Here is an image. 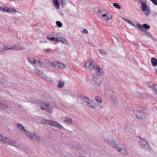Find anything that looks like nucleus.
Here are the masks:
<instances>
[{
    "label": "nucleus",
    "instance_id": "f257e3e1",
    "mask_svg": "<svg viewBox=\"0 0 157 157\" xmlns=\"http://www.w3.org/2000/svg\"><path fill=\"white\" fill-rule=\"evenodd\" d=\"M102 138L104 140L106 141L109 145L114 148L115 150L118 152H120L124 155H128V151L127 149L123 147L122 144L115 140L111 139L106 133H104L103 135Z\"/></svg>",
    "mask_w": 157,
    "mask_h": 157
},
{
    "label": "nucleus",
    "instance_id": "f03ea898",
    "mask_svg": "<svg viewBox=\"0 0 157 157\" xmlns=\"http://www.w3.org/2000/svg\"><path fill=\"white\" fill-rule=\"evenodd\" d=\"M40 104L41 109L42 110H45L49 113L53 112V108L56 105L55 103L52 102H49L48 103L45 101L40 102Z\"/></svg>",
    "mask_w": 157,
    "mask_h": 157
},
{
    "label": "nucleus",
    "instance_id": "7ed1b4c3",
    "mask_svg": "<svg viewBox=\"0 0 157 157\" xmlns=\"http://www.w3.org/2000/svg\"><path fill=\"white\" fill-rule=\"evenodd\" d=\"M79 98L82 101L86 102V104L89 107H91L94 109H95L97 107L96 105H95V104H96L94 103L93 101L89 100L88 98L83 96H79Z\"/></svg>",
    "mask_w": 157,
    "mask_h": 157
},
{
    "label": "nucleus",
    "instance_id": "20e7f679",
    "mask_svg": "<svg viewBox=\"0 0 157 157\" xmlns=\"http://www.w3.org/2000/svg\"><path fill=\"white\" fill-rule=\"evenodd\" d=\"M44 121L48 122V124L51 125L54 127L58 128L61 129L63 128V127L60 124L55 121L47 119H45Z\"/></svg>",
    "mask_w": 157,
    "mask_h": 157
},
{
    "label": "nucleus",
    "instance_id": "39448f33",
    "mask_svg": "<svg viewBox=\"0 0 157 157\" xmlns=\"http://www.w3.org/2000/svg\"><path fill=\"white\" fill-rule=\"evenodd\" d=\"M26 136L37 141H40L41 139V137L40 136L37 135L36 133H31L29 132H27Z\"/></svg>",
    "mask_w": 157,
    "mask_h": 157
},
{
    "label": "nucleus",
    "instance_id": "423d86ee",
    "mask_svg": "<svg viewBox=\"0 0 157 157\" xmlns=\"http://www.w3.org/2000/svg\"><path fill=\"white\" fill-rule=\"evenodd\" d=\"M140 144L141 146L144 149H148L150 148V146L148 142L145 140L140 139Z\"/></svg>",
    "mask_w": 157,
    "mask_h": 157
},
{
    "label": "nucleus",
    "instance_id": "0eeeda50",
    "mask_svg": "<svg viewBox=\"0 0 157 157\" xmlns=\"http://www.w3.org/2000/svg\"><path fill=\"white\" fill-rule=\"evenodd\" d=\"M95 62L94 61L91 60L90 61H87L85 63V66L86 67L88 70H91L94 69V68Z\"/></svg>",
    "mask_w": 157,
    "mask_h": 157
},
{
    "label": "nucleus",
    "instance_id": "6e6552de",
    "mask_svg": "<svg viewBox=\"0 0 157 157\" xmlns=\"http://www.w3.org/2000/svg\"><path fill=\"white\" fill-rule=\"evenodd\" d=\"M136 117L139 119H143L146 118V116L144 112L141 110H138L136 113Z\"/></svg>",
    "mask_w": 157,
    "mask_h": 157
},
{
    "label": "nucleus",
    "instance_id": "1a4fd4ad",
    "mask_svg": "<svg viewBox=\"0 0 157 157\" xmlns=\"http://www.w3.org/2000/svg\"><path fill=\"white\" fill-rule=\"evenodd\" d=\"M16 127L18 129H19L20 131L23 132L26 136V133L27 132L29 131L26 130L24 126L22 124L19 123H17L16 125Z\"/></svg>",
    "mask_w": 157,
    "mask_h": 157
},
{
    "label": "nucleus",
    "instance_id": "9d476101",
    "mask_svg": "<svg viewBox=\"0 0 157 157\" xmlns=\"http://www.w3.org/2000/svg\"><path fill=\"white\" fill-rule=\"evenodd\" d=\"M10 141L9 139L5 136H3L0 134V141L8 145V141Z\"/></svg>",
    "mask_w": 157,
    "mask_h": 157
},
{
    "label": "nucleus",
    "instance_id": "9b49d317",
    "mask_svg": "<svg viewBox=\"0 0 157 157\" xmlns=\"http://www.w3.org/2000/svg\"><path fill=\"white\" fill-rule=\"evenodd\" d=\"M8 108V105L5 102L0 101V109L3 111L6 110Z\"/></svg>",
    "mask_w": 157,
    "mask_h": 157
},
{
    "label": "nucleus",
    "instance_id": "f8f14e48",
    "mask_svg": "<svg viewBox=\"0 0 157 157\" xmlns=\"http://www.w3.org/2000/svg\"><path fill=\"white\" fill-rule=\"evenodd\" d=\"M35 72L36 75L39 76H41L42 78H43L44 77V75H43V72L41 70H40L38 69H36L35 71Z\"/></svg>",
    "mask_w": 157,
    "mask_h": 157
},
{
    "label": "nucleus",
    "instance_id": "ddd939ff",
    "mask_svg": "<svg viewBox=\"0 0 157 157\" xmlns=\"http://www.w3.org/2000/svg\"><path fill=\"white\" fill-rule=\"evenodd\" d=\"M94 70L98 75L100 76L102 74V71H101L100 68L98 66L95 67Z\"/></svg>",
    "mask_w": 157,
    "mask_h": 157
},
{
    "label": "nucleus",
    "instance_id": "4468645a",
    "mask_svg": "<svg viewBox=\"0 0 157 157\" xmlns=\"http://www.w3.org/2000/svg\"><path fill=\"white\" fill-rule=\"evenodd\" d=\"M72 119L69 117L66 118L64 121V123L66 124L71 125L72 122Z\"/></svg>",
    "mask_w": 157,
    "mask_h": 157
},
{
    "label": "nucleus",
    "instance_id": "2eb2a0df",
    "mask_svg": "<svg viewBox=\"0 0 157 157\" xmlns=\"http://www.w3.org/2000/svg\"><path fill=\"white\" fill-rule=\"evenodd\" d=\"M6 12L14 14V13L17 12V11L13 8H9L7 7V9H6Z\"/></svg>",
    "mask_w": 157,
    "mask_h": 157
},
{
    "label": "nucleus",
    "instance_id": "dca6fc26",
    "mask_svg": "<svg viewBox=\"0 0 157 157\" xmlns=\"http://www.w3.org/2000/svg\"><path fill=\"white\" fill-rule=\"evenodd\" d=\"M142 10L144 12H145L146 10L148 9L147 6L145 3H142L141 6Z\"/></svg>",
    "mask_w": 157,
    "mask_h": 157
},
{
    "label": "nucleus",
    "instance_id": "f3484780",
    "mask_svg": "<svg viewBox=\"0 0 157 157\" xmlns=\"http://www.w3.org/2000/svg\"><path fill=\"white\" fill-rule=\"evenodd\" d=\"M53 2L56 8L59 9V3L58 0H53Z\"/></svg>",
    "mask_w": 157,
    "mask_h": 157
},
{
    "label": "nucleus",
    "instance_id": "a211bd4d",
    "mask_svg": "<svg viewBox=\"0 0 157 157\" xmlns=\"http://www.w3.org/2000/svg\"><path fill=\"white\" fill-rule=\"evenodd\" d=\"M151 62L153 66L155 67L157 66V60L156 59L152 58L151 60Z\"/></svg>",
    "mask_w": 157,
    "mask_h": 157
},
{
    "label": "nucleus",
    "instance_id": "6ab92c4d",
    "mask_svg": "<svg viewBox=\"0 0 157 157\" xmlns=\"http://www.w3.org/2000/svg\"><path fill=\"white\" fill-rule=\"evenodd\" d=\"M58 82L59 84L58 85V87L60 88H62L64 84V82L63 81L60 80Z\"/></svg>",
    "mask_w": 157,
    "mask_h": 157
},
{
    "label": "nucleus",
    "instance_id": "aec40b11",
    "mask_svg": "<svg viewBox=\"0 0 157 157\" xmlns=\"http://www.w3.org/2000/svg\"><path fill=\"white\" fill-rule=\"evenodd\" d=\"M99 51L101 53V54L102 56H104L105 57H106L107 54L106 53L105 51L103 49H101L99 50Z\"/></svg>",
    "mask_w": 157,
    "mask_h": 157
},
{
    "label": "nucleus",
    "instance_id": "412c9836",
    "mask_svg": "<svg viewBox=\"0 0 157 157\" xmlns=\"http://www.w3.org/2000/svg\"><path fill=\"white\" fill-rule=\"evenodd\" d=\"M58 66L59 68L60 69H63L65 67V65L63 64V63H58Z\"/></svg>",
    "mask_w": 157,
    "mask_h": 157
},
{
    "label": "nucleus",
    "instance_id": "4be33fe9",
    "mask_svg": "<svg viewBox=\"0 0 157 157\" xmlns=\"http://www.w3.org/2000/svg\"><path fill=\"white\" fill-rule=\"evenodd\" d=\"M60 42H61L66 45H68V42L65 39L63 38H61Z\"/></svg>",
    "mask_w": 157,
    "mask_h": 157
},
{
    "label": "nucleus",
    "instance_id": "5701e85b",
    "mask_svg": "<svg viewBox=\"0 0 157 157\" xmlns=\"http://www.w3.org/2000/svg\"><path fill=\"white\" fill-rule=\"evenodd\" d=\"M95 100L99 103H101L102 102V101L101 98L98 96L95 97Z\"/></svg>",
    "mask_w": 157,
    "mask_h": 157
},
{
    "label": "nucleus",
    "instance_id": "b1692460",
    "mask_svg": "<svg viewBox=\"0 0 157 157\" xmlns=\"http://www.w3.org/2000/svg\"><path fill=\"white\" fill-rule=\"evenodd\" d=\"M15 50H19L21 49V50H25V47H21L20 46H15Z\"/></svg>",
    "mask_w": 157,
    "mask_h": 157
},
{
    "label": "nucleus",
    "instance_id": "393cba45",
    "mask_svg": "<svg viewBox=\"0 0 157 157\" xmlns=\"http://www.w3.org/2000/svg\"><path fill=\"white\" fill-rule=\"evenodd\" d=\"M58 61H55L51 63V65H52L53 67H55L56 66H58Z\"/></svg>",
    "mask_w": 157,
    "mask_h": 157
},
{
    "label": "nucleus",
    "instance_id": "a878e982",
    "mask_svg": "<svg viewBox=\"0 0 157 157\" xmlns=\"http://www.w3.org/2000/svg\"><path fill=\"white\" fill-rule=\"evenodd\" d=\"M47 38L50 41H54V39H55V37H52V36L49 35L47 37Z\"/></svg>",
    "mask_w": 157,
    "mask_h": 157
},
{
    "label": "nucleus",
    "instance_id": "bb28decb",
    "mask_svg": "<svg viewBox=\"0 0 157 157\" xmlns=\"http://www.w3.org/2000/svg\"><path fill=\"white\" fill-rule=\"evenodd\" d=\"M143 28L146 29H149L150 28V26L147 24H144L142 25Z\"/></svg>",
    "mask_w": 157,
    "mask_h": 157
},
{
    "label": "nucleus",
    "instance_id": "cd10ccee",
    "mask_svg": "<svg viewBox=\"0 0 157 157\" xmlns=\"http://www.w3.org/2000/svg\"><path fill=\"white\" fill-rule=\"evenodd\" d=\"M113 6L117 9H121V8L120 6L118 3H115L113 4Z\"/></svg>",
    "mask_w": 157,
    "mask_h": 157
},
{
    "label": "nucleus",
    "instance_id": "c85d7f7f",
    "mask_svg": "<svg viewBox=\"0 0 157 157\" xmlns=\"http://www.w3.org/2000/svg\"><path fill=\"white\" fill-rule=\"evenodd\" d=\"M7 7H1L0 9L2 11V12H6V9H7Z\"/></svg>",
    "mask_w": 157,
    "mask_h": 157
},
{
    "label": "nucleus",
    "instance_id": "c756f323",
    "mask_svg": "<svg viewBox=\"0 0 157 157\" xmlns=\"http://www.w3.org/2000/svg\"><path fill=\"white\" fill-rule=\"evenodd\" d=\"M145 12V14L146 16H148L151 13L149 9H147Z\"/></svg>",
    "mask_w": 157,
    "mask_h": 157
},
{
    "label": "nucleus",
    "instance_id": "7c9ffc66",
    "mask_svg": "<svg viewBox=\"0 0 157 157\" xmlns=\"http://www.w3.org/2000/svg\"><path fill=\"white\" fill-rule=\"evenodd\" d=\"M10 141H8V144H10L13 145V144L15 143V141L14 140H12L9 139Z\"/></svg>",
    "mask_w": 157,
    "mask_h": 157
},
{
    "label": "nucleus",
    "instance_id": "2f4dec72",
    "mask_svg": "<svg viewBox=\"0 0 157 157\" xmlns=\"http://www.w3.org/2000/svg\"><path fill=\"white\" fill-rule=\"evenodd\" d=\"M147 85L149 87H151L152 89L154 87L155 84H154L153 83H151L150 82H148L147 84Z\"/></svg>",
    "mask_w": 157,
    "mask_h": 157
},
{
    "label": "nucleus",
    "instance_id": "473e14b6",
    "mask_svg": "<svg viewBox=\"0 0 157 157\" xmlns=\"http://www.w3.org/2000/svg\"><path fill=\"white\" fill-rule=\"evenodd\" d=\"M153 90L154 92L156 94H157V85L155 84L154 87L152 89Z\"/></svg>",
    "mask_w": 157,
    "mask_h": 157
},
{
    "label": "nucleus",
    "instance_id": "72a5a7b5",
    "mask_svg": "<svg viewBox=\"0 0 157 157\" xmlns=\"http://www.w3.org/2000/svg\"><path fill=\"white\" fill-rule=\"evenodd\" d=\"M56 23L58 26L59 27H61L62 26V23L59 21H57L56 22Z\"/></svg>",
    "mask_w": 157,
    "mask_h": 157
},
{
    "label": "nucleus",
    "instance_id": "f704fd0d",
    "mask_svg": "<svg viewBox=\"0 0 157 157\" xmlns=\"http://www.w3.org/2000/svg\"><path fill=\"white\" fill-rule=\"evenodd\" d=\"M137 27L140 30H142L143 29L142 26L140 24H137Z\"/></svg>",
    "mask_w": 157,
    "mask_h": 157
},
{
    "label": "nucleus",
    "instance_id": "c9c22d12",
    "mask_svg": "<svg viewBox=\"0 0 157 157\" xmlns=\"http://www.w3.org/2000/svg\"><path fill=\"white\" fill-rule=\"evenodd\" d=\"M85 150L86 148L84 147H83V148H79V151H82L84 152H86V151Z\"/></svg>",
    "mask_w": 157,
    "mask_h": 157
},
{
    "label": "nucleus",
    "instance_id": "e433bc0d",
    "mask_svg": "<svg viewBox=\"0 0 157 157\" xmlns=\"http://www.w3.org/2000/svg\"><path fill=\"white\" fill-rule=\"evenodd\" d=\"M152 3L155 5L157 6V0H150Z\"/></svg>",
    "mask_w": 157,
    "mask_h": 157
},
{
    "label": "nucleus",
    "instance_id": "4c0bfd02",
    "mask_svg": "<svg viewBox=\"0 0 157 157\" xmlns=\"http://www.w3.org/2000/svg\"><path fill=\"white\" fill-rule=\"evenodd\" d=\"M61 38V37L58 38H55V39H54V41L57 42H60Z\"/></svg>",
    "mask_w": 157,
    "mask_h": 157
},
{
    "label": "nucleus",
    "instance_id": "58836bf2",
    "mask_svg": "<svg viewBox=\"0 0 157 157\" xmlns=\"http://www.w3.org/2000/svg\"><path fill=\"white\" fill-rule=\"evenodd\" d=\"M51 49H47L44 50V52L46 53L50 52H51Z\"/></svg>",
    "mask_w": 157,
    "mask_h": 157
},
{
    "label": "nucleus",
    "instance_id": "ea45409f",
    "mask_svg": "<svg viewBox=\"0 0 157 157\" xmlns=\"http://www.w3.org/2000/svg\"><path fill=\"white\" fill-rule=\"evenodd\" d=\"M84 34H87L88 31L86 29H84L82 31H81Z\"/></svg>",
    "mask_w": 157,
    "mask_h": 157
},
{
    "label": "nucleus",
    "instance_id": "a19ab883",
    "mask_svg": "<svg viewBox=\"0 0 157 157\" xmlns=\"http://www.w3.org/2000/svg\"><path fill=\"white\" fill-rule=\"evenodd\" d=\"M28 59L29 60V62L31 63L33 62V61L34 60V59L31 58H28Z\"/></svg>",
    "mask_w": 157,
    "mask_h": 157
},
{
    "label": "nucleus",
    "instance_id": "79ce46f5",
    "mask_svg": "<svg viewBox=\"0 0 157 157\" xmlns=\"http://www.w3.org/2000/svg\"><path fill=\"white\" fill-rule=\"evenodd\" d=\"M145 34H146L149 37H151V36H152V35L150 33V32H147Z\"/></svg>",
    "mask_w": 157,
    "mask_h": 157
},
{
    "label": "nucleus",
    "instance_id": "37998d69",
    "mask_svg": "<svg viewBox=\"0 0 157 157\" xmlns=\"http://www.w3.org/2000/svg\"><path fill=\"white\" fill-rule=\"evenodd\" d=\"M140 30L143 33H144L145 34H146L147 32L145 29H144L143 28L142 30Z\"/></svg>",
    "mask_w": 157,
    "mask_h": 157
},
{
    "label": "nucleus",
    "instance_id": "c03bdc74",
    "mask_svg": "<svg viewBox=\"0 0 157 157\" xmlns=\"http://www.w3.org/2000/svg\"><path fill=\"white\" fill-rule=\"evenodd\" d=\"M112 17V16L111 15L110 16V17H109V16L108 17V16H106V17L105 18V20H108L110 19H111Z\"/></svg>",
    "mask_w": 157,
    "mask_h": 157
},
{
    "label": "nucleus",
    "instance_id": "a18cd8bd",
    "mask_svg": "<svg viewBox=\"0 0 157 157\" xmlns=\"http://www.w3.org/2000/svg\"><path fill=\"white\" fill-rule=\"evenodd\" d=\"M38 60H37L36 59H34L33 63L34 64H36L38 63Z\"/></svg>",
    "mask_w": 157,
    "mask_h": 157
},
{
    "label": "nucleus",
    "instance_id": "49530a36",
    "mask_svg": "<svg viewBox=\"0 0 157 157\" xmlns=\"http://www.w3.org/2000/svg\"><path fill=\"white\" fill-rule=\"evenodd\" d=\"M61 3V5L62 6V7H64V6L65 5V3L63 0H62L61 2H60Z\"/></svg>",
    "mask_w": 157,
    "mask_h": 157
},
{
    "label": "nucleus",
    "instance_id": "de8ad7c7",
    "mask_svg": "<svg viewBox=\"0 0 157 157\" xmlns=\"http://www.w3.org/2000/svg\"><path fill=\"white\" fill-rule=\"evenodd\" d=\"M9 48H8L7 47L6 45H5L4 47V49L5 50V51L10 49Z\"/></svg>",
    "mask_w": 157,
    "mask_h": 157
},
{
    "label": "nucleus",
    "instance_id": "09e8293b",
    "mask_svg": "<svg viewBox=\"0 0 157 157\" xmlns=\"http://www.w3.org/2000/svg\"><path fill=\"white\" fill-rule=\"evenodd\" d=\"M123 19L126 22H128V24H129V22H130V20H128V19H127L125 18H123Z\"/></svg>",
    "mask_w": 157,
    "mask_h": 157
},
{
    "label": "nucleus",
    "instance_id": "8fccbe9b",
    "mask_svg": "<svg viewBox=\"0 0 157 157\" xmlns=\"http://www.w3.org/2000/svg\"><path fill=\"white\" fill-rule=\"evenodd\" d=\"M38 63H39L40 67H42L43 64V63L41 62H40L39 61Z\"/></svg>",
    "mask_w": 157,
    "mask_h": 157
},
{
    "label": "nucleus",
    "instance_id": "3c124183",
    "mask_svg": "<svg viewBox=\"0 0 157 157\" xmlns=\"http://www.w3.org/2000/svg\"><path fill=\"white\" fill-rule=\"evenodd\" d=\"M45 62L47 64L49 65V64H51V62L48 60H46Z\"/></svg>",
    "mask_w": 157,
    "mask_h": 157
},
{
    "label": "nucleus",
    "instance_id": "603ef678",
    "mask_svg": "<svg viewBox=\"0 0 157 157\" xmlns=\"http://www.w3.org/2000/svg\"><path fill=\"white\" fill-rule=\"evenodd\" d=\"M133 43L136 45H138V42L137 41H133Z\"/></svg>",
    "mask_w": 157,
    "mask_h": 157
},
{
    "label": "nucleus",
    "instance_id": "864d4df0",
    "mask_svg": "<svg viewBox=\"0 0 157 157\" xmlns=\"http://www.w3.org/2000/svg\"><path fill=\"white\" fill-rule=\"evenodd\" d=\"M15 46H14L11 47V48H10L9 49H11L13 50H15Z\"/></svg>",
    "mask_w": 157,
    "mask_h": 157
},
{
    "label": "nucleus",
    "instance_id": "5fc2aeb1",
    "mask_svg": "<svg viewBox=\"0 0 157 157\" xmlns=\"http://www.w3.org/2000/svg\"><path fill=\"white\" fill-rule=\"evenodd\" d=\"M5 51V50L4 49V48H1L0 49V52H4Z\"/></svg>",
    "mask_w": 157,
    "mask_h": 157
},
{
    "label": "nucleus",
    "instance_id": "6e6d98bb",
    "mask_svg": "<svg viewBox=\"0 0 157 157\" xmlns=\"http://www.w3.org/2000/svg\"><path fill=\"white\" fill-rule=\"evenodd\" d=\"M93 80L94 81H95V82H96V81H97V78H95L94 77H93Z\"/></svg>",
    "mask_w": 157,
    "mask_h": 157
},
{
    "label": "nucleus",
    "instance_id": "4d7b16f0",
    "mask_svg": "<svg viewBox=\"0 0 157 157\" xmlns=\"http://www.w3.org/2000/svg\"><path fill=\"white\" fill-rule=\"evenodd\" d=\"M101 10H99L98 11V14H101Z\"/></svg>",
    "mask_w": 157,
    "mask_h": 157
},
{
    "label": "nucleus",
    "instance_id": "13d9d810",
    "mask_svg": "<svg viewBox=\"0 0 157 157\" xmlns=\"http://www.w3.org/2000/svg\"><path fill=\"white\" fill-rule=\"evenodd\" d=\"M48 122H43L41 123L44 124L45 125L46 124H48Z\"/></svg>",
    "mask_w": 157,
    "mask_h": 157
},
{
    "label": "nucleus",
    "instance_id": "bf43d9fd",
    "mask_svg": "<svg viewBox=\"0 0 157 157\" xmlns=\"http://www.w3.org/2000/svg\"><path fill=\"white\" fill-rule=\"evenodd\" d=\"M139 2L141 4V5H142V3H144L143 2V1L142 0H140Z\"/></svg>",
    "mask_w": 157,
    "mask_h": 157
},
{
    "label": "nucleus",
    "instance_id": "052dcab7",
    "mask_svg": "<svg viewBox=\"0 0 157 157\" xmlns=\"http://www.w3.org/2000/svg\"><path fill=\"white\" fill-rule=\"evenodd\" d=\"M106 14H103L102 15V17H106Z\"/></svg>",
    "mask_w": 157,
    "mask_h": 157
},
{
    "label": "nucleus",
    "instance_id": "680f3d73",
    "mask_svg": "<svg viewBox=\"0 0 157 157\" xmlns=\"http://www.w3.org/2000/svg\"><path fill=\"white\" fill-rule=\"evenodd\" d=\"M133 22L132 21H130V22L129 23V24L132 25H133L132 24L133 23Z\"/></svg>",
    "mask_w": 157,
    "mask_h": 157
},
{
    "label": "nucleus",
    "instance_id": "e2e57ef3",
    "mask_svg": "<svg viewBox=\"0 0 157 157\" xmlns=\"http://www.w3.org/2000/svg\"><path fill=\"white\" fill-rule=\"evenodd\" d=\"M151 37V39H152L153 40H155V38L154 37L152 36Z\"/></svg>",
    "mask_w": 157,
    "mask_h": 157
},
{
    "label": "nucleus",
    "instance_id": "0e129e2a",
    "mask_svg": "<svg viewBox=\"0 0 157 157\" xmlns=\"http://www.w3.org/2000/svg\"><path fill=\"white\" fill-rule=\"evenodd\" d=\"M133 25H132V26H133L135 27L136 26V25L134 24V23H133H133L132 24Z\"/></svg>",
    "mask_w": 157,
    "mask_h": 157
},
{
    "label": "nucleus",
    "instance_id": "69168bd1",
    "mask_svg": "<svg viewBox=\"0 0 157 157\" xmlns=\"http://www.w3.org/2000/svg\"><path fill=\"white\" fill-rule=\"evenodd\" d=\"M15 19H16V20H17V18H15Z\"/></svg>",
    "mask_w": 157,
    "mask_h": 157
},
{
    "label": "nucleus",
    "instance_id": "338daca9",
    "mask_svg": "<svg viewBox=\"0 0 157 157\" xmlns=\"http://www.w3.org/2000/svg\"><path fill=\"white\" fill-rule=\"evenodd\" d=\"M62 0H59V1L60 2H61V1H62Z\"/></svg>",
    "mask_w": 157,
    "mask_h": 157
},
{
    "label": "nucleus",
    "instance_id": "774afa93",
    "mask_svg": "<svg viewBox=\"0 0 157 157\" xmlns=\"http://www.w3.org/2000/svg\"><path fill=\"white\" fill-rule=\"evenodd\" d=\"M156 74H157V71H156Z\"/></svg>",
    "mask_w": 157,
    "mask_h": 157
}]
</instances>
